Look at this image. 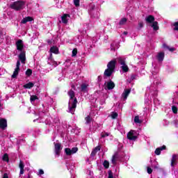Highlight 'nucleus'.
Masks as SVG:
<instances>
[{"label": "nucleus", "mask_w": 178, "mask_h": 178, "mask_svg": "<svg viewBox=\"0 0 178 178\" xmlns=\"http://www.w3.org/2000/svg\"><path fill=\"white\" fill-rule=\"evenodd\" d=\"M34 20V18L33 17H26L25 18H23V19L21 21V23L22 24H26L28 22H33Z\"/></svg>", "instance_id": "12"}, {"label": "nucleus", "mask_w": 178, "mask_h": 178, "mask_svg": "<svg viewBox=\"0 0 178 178\" xmlns=\"http://www.w3.org/2000/svg\"><path fill=\"white\" fill-rule=\"evenodd\" d=\"M24 6H26V1L22 0L14 1L10 5V8L17 12H19V10H23V9H24Z\"/></svg>", "instance_id": "3"}, {"label": "nucleus", "mask_w": 178, "mask_h": 178, "mask_svg": "<svg viewBox=\"0 0 178 178\" xmlns=\"http://www.w3.org/2000/svg\"><path fill=\"white\" fill-rule=\"evenodd\" d=\"M177 165V155L173 154L171 159V166L175 168Z\"/></svg>", "instance_id": "10"}, {"label": "nucleus", "mask_w": 178, "mask_h": 178, "mask_svg": "<svg viewBox=\"0 0 178 178\" xmlns=\"http://www.w3.org/2000/svg\"><path fill=\"white\" fill-rule=\"evenodd\" d=\"M161 151H163V149H166V146L165 145H163L162 147H159Z\"/></svg>", "instance_id": "49"}, {"label": "nucleus", "mask_w": 178, "mask_h": 178, "mask_svg": "<svg viewBox=\"0 0 178 178\" xmlns=\"http://www.w3.org/2000/svg\"><path fill=\"white\" fill-rule=\"evenodd\" d=\"M36 99H38V97L37 95H32L30 97L31 102H34Z\"/></svg>", "instance_id": "34"}, {"label": "nucleus", "mask_w": 178, "mask_h": 178, "mask_svg": "<svg viewBox=\"0 0 178 178\" xmlns=\"http://www.w3.org/2000/svg\"><path fill=\"white\" fill-rule=\"evenodd\" d=\"M108 90H113L115 88V83L112 81H110L107 83Z\"/></svg>", "instance_id": "19"}, {"label": "nucleus", "mask_w": 178, "mask_h": 178, "mask_svg": "<svg viewBox=\"0 0 178 178\" xmlns=\"http://www.w3.org/2000/svg\"><path fill=\"white\" fill-rule=\"evenodd\" d=\"M118 113H113L111 114V118H112L113 119H116V118H118Z\"/></svg>", "instance_id": "42"}, {"label": "nucleus", "mask_w": 178, "mask_h": 178, "mask_svg": "<svg viewBox=\"0 0 178 178\" xmlns=\"http://www.w3.org/2000/svg\"><path fill=\"white\" fill-rule=\"evenodd\" d=\"M67 17H70V15L69 14H64L61 17L62 23H63L64 24H67V23L69 22L67 20Z\"/></svg>", "instance_id": "13"}, {"label": "nucleus", "mask_w": 178, "mask_h": 178, "mask_svg": "<svg viewBox=\"0 0 178 178\" xmlns=\"http://www.w3.org/2000/svg\"><path fill=\"white\" fill-rule=\"evenodd\" d=\"M145 21L147 23H149V24H152L155 22V17L154 15H148L145 18Z\"/></svg>", "instance_id": "9"}, {"label": "nucleus", "mask_w": 178, "mask_h": 178, "mask_svg": "<svg viewBox=\"0 0 178 178\" xmlns=\"http://www.w3.org/2000/svg\"><path fill=\"white\" fill-rule=\"evenodd\" d=\"M85 120H86V124H90L91 120H92V118H91L90 115H88L87 117L85 118Z\"/></svg>", "instance_id": "26"}, {"label": "nucleus", "mask_w": 178, "mask_h": 178, "mask_svg": "<svg viewBox=\"0 0 178 178\" xmlns=\"http://www.w3.org/2000/svg\"><path fill=\"white\" fill-rule=\"evenodd\" d=\"M38 175H44V170L40 169Z\"/></svg>", "instance_id": "48"}, {"label": "nucleus", "mask_w": 178, "mask_h": 178, "mask_svg": "<svg viewBox=\"0 0 178 178\" xmlns=\"http://www.w3.org/2000/svg\"><path fill=\"white\" fill-rule=\"evenodd\" d=\"M102 138H105V137H109V133L108 132H102L101 134Z\"/></svg>", "instance_id": "35"}, {"label": "nucleus", "mask_w": 178, "mask_h": 178, "mask_svg": "<svg viewBox=\"0 0 178 178\" xmlns=\"http://www.w3.org/2000/svg\"><path fill=\"white\" fill-rule=\"evenodd\" d=\"M77 151H79V148L78 147H72L71 149V153L72 154H76V152H77Z\"/></svg>", "instance_id": "36"}, {"label": "nucleus", "mask_w": 178, "mask_h": 178, "mask_svg": "<svg viewBox=\"0 0 178 178\" xmlns=\"http://www.w3.org/2000/svg\"><path fill=\"white\" fill-rule=\"evenodd\" d=\"M47 42H48L49 44H51V40H48Z\"/></svg>", "instance_id": "55"}, {"label": "nucleus", "mask_w": 178, "mask_h": 178, "mask_svg": "<svg viewBox=\"0 0 178 178\" xmlns=\"http://www.w3.org/2000/svg\"><path fill=\"white\" fill-rule=\"evenodd\" d=\"M116 69V59H113L107 64V69L104 72V76L106 77H111L115 73Z\"/></svg>", "instance_id": "1"}, {"label": "nucleus", "mask_w": 178, "mask_h": 178, "mask_svg": "<svg viewBox=\"0 0 178 178\" xmlns=\"http://www.w3.org/2000/svg\"><path fill=\"white\" fill-rule=\"evenodd\" d=\"M24 88L31 90V88H33L34 87V83L33 82H29L28 83H26L23 86Z\"/></svg>", "instance_id": "20"}, {"label": "nucleus", "mask_w": 178, "mask_h": 178, "mask_svg": "<svg viewBox=\"0 0 178 178\" xmlns=\"http://www.w3.org/2000/svg\"><path fill=\"white\" fill-rule=\"evenodd\" d=\"M127 18L124 17V18H122V19H120V22H119V24H120V26H123V25H124V24L127 23Z\"/></svg>", "instance_id": "29"}, {"label": "nucleus", "mask_w": 178, "mask_h": 178, "mask_svg": "<svg viewBox=\"0 0 178 178\" xmlns=\"http://www.w3.org/2000/svg\"><path fill=\"white\" fill-rule=\"evenodd\" d=\"M173 26H174V31H178V22H175L174 24H173Z\"/></svg>", "instance_id": "37"}, {"label": "nucleus", "mask_w": 178, "mask_h": 178, "mask_svg": "<svg viewBox=\"0 0 178 178\" xmlns=\"http://www.w3.org/2000/svg\"><path fill=\"white\" fill-rule=\"evenodd\" d=\"M67 95L70 97V99H74L72 104V106L69 107L70 113L73 115L74 113V108H77V102H78L77 98L74 97H76V93L72 89L69 90V92H67Z\"/></svg>", "instance_id": "2"}, {"label": "nucleus", "mask_w": 178, "mask_h": 178, "mask_svg": "<svg viewBox=\"0 0 178 178\" xmlns=\"http://www.w3.org/2000/svg\"><path fill=\"white\" fill-rule=\"evenodd\" d=\"M134 120V123H139V124L143 123V121L140 120V117L138 115L135 116Z\"/></svg>", "instance_id": "30"}, {"label": "nucleus", "mask_w": 178, "mask_h": 178, "mask_svg": "<svg viewBox=\"0 0 178 178\" xmlns=\"http://www.w3.org/2000/svg\"><path fill=\"white\" fill-rule=\"evenodd\" d=\"M62 151V144L54 143V152L56 156H60V152Z\"/></svg>", "instance_id": "4"}, {"label": "nucleus", "mask_w": 178, "mask_h": 178, "mask_svg": "<svg viewBox=\"0 0 178 178\" xmlns=\"http://www.w3.org/2000/svg\"><path fill=\"white\" fill-rule=\"evenodd\" d=\"M87 90V85L86 83H83L81 85V91L84 92V91Z\"/></svg>", "instance_id": "32"}, {"label": "nucleus", "mask_w": 178, "mask_h": 178, "mask_svg": "<svg viewBox=\"0 0 178 178\" xmlns=\"http://www.w3.org/2000/svg\"><path fill=\"white\" fill-rule=\"evenodd\" d=\"M119 159V156H118V154H115L112 156L111 162L113 165H116V162L118 161V159Z\"/></svg>", "instance_id": "21"}, {"label": "nucleus", "mask_w": 178, "mask_h": 178, "mask_svg": "<svg viewBox=\"0 0 178 178\" xmlns=\"http://www.w3.org/2000/svg\"><path fill=\"white\" fill-rule=\"evenodd\" d=\"M65 152L67 156H70V155H72V149L69 147L65 149Z\"/></svg>", "instance_id": "27"}, {"label": "nucleus", "mask_w": 178, "mask_h": 178, "mask_svg": "<svg viewBox=\"0 0 178 178\" xmlns=\"http://www.w3.org/2000/svg\"><path fill=\"white\" fill-rule=\"evenodd\" d=\"M98 151H101V146L99 145L97 146L95 149H93V150L91 152V156H95Z\"/></svg>", "instance_id": "16"}, {"label": "nucleus", "mask_w": 178, "mask_h": 178, "mask_svg": "<svg viewBox=\"0 0 178 178\" xmlns=\"http://www.w3.org/2000/svg\"><path fill=\"white\" fill-rule=\"evenodd\" d=\"M0 34H1V31H0Z\"/></svg>", "instance_id": "57"}, {"label": "nucleus", "mask_w": 178, "mask_h": 178, "mask_svg": "<svg viewBox=\"0 0 178 178\" xmlns=\"http://www.w3.org/2000/svg\"><path fill=\"white\" fill-rule=\"evenodd\" d=\"M97 79H98V81H102V76H98Z\"/></svg>", "instance_id": "50"}, {"label": "nucleus", "mask_w": 178, "mask_h": 178, "mask_svg": "<svg viewBox=\"0 0 178 178\" xmlns=\"http://www.w3.org/2000/svg\"><path fill=\"white\" fill-rule=\"evenodd\" d=\"M77 55V49H74L73 50H72V57H74V56H76Z\"/></svg>", "instance_id": "41"}, {"label": "nucleus", "mask_w": 178, "mask_h": 178, "mask_svg": "<svg viewBox=\"0 0 178 178\" xmlns=\"http://www.w3.org/2000/svg\"><path fill=\"white\" fill-rule=\"evenodd\" d=\"M15 69H18V70H20V60H18L17 61V65H16V68Z\"/></svg>", "instance_id": "43"}, {"label": "nucleus", "mask_w": 178, "mask_h": 178, "mask_svg": "<svg viewBox=\"0 0 178 178\" xmlns=\"http://www.w3.org/2000/svg\"><path fill=\"white\" fill-rule=\"evenodd\" d=\"M19 72H20V70L15 68L13 75L11 76L12 79H16V77L19 76Z\"/></svg>", "instance_id": "23"}, {"label": "nucleus", "mask_w": 178, "mask_h": 178, "mask_svg": "<svg viewBox=\"0 0 178 178\" xmlns=\"http://www.w3.org/2000/svg\"><path fill=\"white\" fill-rule=\"evenodd\" d=\"M74 5L76 7L80 6V0H74Z\"/></svg>", "instance_id": "38"}, {"label": "nucleus", "mask_w": 178, "mask_h": 178, "mask_svg": "<svg viewBox=\"0 0 178 178\" xmlns=\"http://www.w3.org/2000/svg\"><path fill=\"white\" fill-rule=\"evenodd\" d=\"M161 149L159 147L156 148L154 153L156 155H161Z\"/></svg>", "instance_id": "40"}, {"label": "nucleus", "mask_w": 178, "mask_h": 178, "mask_svg": "<svg viewBox=\"0 0 178 178\" xmlns=\"http://www.w3.org/2000/svg\"><path fill=\"white\" fill-rule=\"evenodd\" d=\"M154 168H155V169H159V164H157L156 165H154Z\"/></svg>", "instance_id": "52"}, {"label": "nucleus", "mask_w": 178, "mask_h": 178, "mask_svg": "<svg viewBox=\"0 0 178 178\" xmlns=\"http://www.w3.org/2000/svg\"><path fill=\"white\" fill-rule=\"evenodd\" d=\"M117 60L118 63H120V65H122V66L126 65V60L122 57L117 58Z\"/></svg>", "instance_id": "22"}, {"label": "nucleus", "mask_w": 178, "mask_h": 178, "mask_svg": "<svg viewBox=\"0 0 178 178\" xmlns=\"http://www.w3.org/2000/svg\"><path fill=\"white\" fill-rule=\"evenodd\" d=\"M130 92H131V89H125L124 90V92L122 95L124 99H127V97H129V95L130 94Z\"/></svg>", "instance_id": "15"}, {"label": "nucleus", "mask_w": 178, "mask_h": 178, "mask_svg": "<svg viewBox=\"0 0 178 178\" xmlns=\"http://www.w3.org/2000/svg\"><path fill=\"white\" fill-rule=\"evenodd\" d=\"M18 59V60H20L21 63H26V51H20Z\"/></svg>", "instance_id": "7"}, {"label": "nucleus", "mask_w": 178, "mask_h": 178, "mask_svg": "<svg viewBox=\"0 0 178 178\" xmlns=\"http://www.w3.org/2000/svg\"><path fill=\"white\" fill-rule=\"evenodd\" d=\"M134 134H136V131L133 129L130 130L127 135L128 140L136 141L137 140V136H134Z\"/></svg>", "instance_id": "5"}, {"label": "nucleus", "mask_w": 178, "mask_h": 178, "mask_svg": "<svg viewBox=\"0 0 178 178\" xmlns=\"http://www.w3.org/2000/svg\"><path fill=\"white\" fill-rule=\"evenodd\" d=\"M15 45L17 47V50L19 51V52H23V50L24 49V44L23 43V40H18L15 42Z\"/></svg>", "instance_id": "6"}, {"label": "nucleus", "mask_w": 178, "mask_h": 178, "mask_svg": "<svg viewBox=\"0 0 178 178\" xmlns=\"http://www.w3.org/2000/svg\"><path fill=\"white\" fill-rule=\"evenodd\" d=\"M123 34H124V35H127L128 33H127V31H124V32L123 33Z\"/></svg>", "instance_id": "54"}, {"label": "nucleus", "mask_w": 178, "mask_h": 178, "mask_svg": "<svg viewBox=\"0 0 178 178\" xmlns=\"http://www.w3.org/2000/svg\"><path fill=\"white\" fill-rule=\"evenodd\" d=\"M50 52H51V54H55L56 55H58V54H59V49L55 46H53L50 48Z\"/></svg>", "instance_id": "18"}, {"label": "nucleus", "mask_w": 178, "mask_h": 178, "mask_svg": "<svg viewBox=\"0 0 178 178\" xmlns=\"http://www.w3.org/2000/svg\"><path fill=\"white\" fill-rule=\"evenodd\" d=\"M19 168L20 169L19 176L24 174V163L22 161H19Z\"/></svg>", "instance_id": "11"}, {"label": "nucleus", "mask_w": 178, "mask_h": 178, "mask_svg": "<svg viewBox=\"0 0 178 178\" xmlns=\"http://www.w3.org/2000/svg\"><path fill=\"white\" fill-rule=\"evenodd\" d=\"M121 69H122L123 73H127V72H129V66H127V65H126V64L122 65L121 67Z\"/></svg>", "instance_id": "25"}, {"label": "nucleus", "mask_w": 178, "mask_h": 178, "mask_svg": "<svg viewBox=\"0 0 178 178\" xmlns=\"http://www.w3.org/2000/svg\"><path fill=\"white\" fill-rule=\"evenodd\" d=\"M25 74L28 77H30V76H31V74H33V70H31V69L26 70Z\"/></svg>", "instance_id": "31"}, {"label": "nucleus", "mask_w": 178, "mask_h": 178, "mask_svg": "<svg viewBox=\"0 0 178 178\" xmlns=\"http://www.w3.org/2000/svg\"><path fill=\"white\" fill-rule=\"evenodd\" d=\"M133 80H136V75L135 74L131 75L130 81H133Z\"/></svg>", "instance_id": "47"}, {"label": "nucleus", "mask_w": 178, "mask_h": 178, "mask_svg": "<svg viewBox=\"0 0 178 178\" xmlns=\"http://www.w3.org/2000/svg\"><path fill=\"white\" fill-rule=\"evenodd\" d=\"M2 178H9V176H8V174L4 173V175H3Z\"/></svg>", "instance_id": "51"}, {"label": "nucleus", "mask_w": 178, "mask_h": 178, "mask_svg": "<svg viewBox=\"0 0 178 178\" xmlns=\"http://www.w3.org/2000/svg\"><path fill=\"white\" fill-rule=\"evenodd\" d=\"M151 27H152L154 31H158L159 30V26H158V22L154 21L152 23Z\"/></svg>", "instance_id": "17"}, {"label": "nucleus", "mask_w": 178, "mask_h": 178, "mask_svg": "<svg viewBox=\"0 0 178 178\" xmlns=\"http://www.w3.org/2000/svg\"><path fill=\"white\" fill-rule=\"evenodd\" d=\"M138 26L140 27V29H143V27H144V22H138Z\"/></svg>", "instance_id": "45"}, {"label": "nucleus", "mask_w": 178, "mask_h": 178, "mask_svg": "<svg viewBox=\"0 0 178 178\" xmlns=\"http://www.w3.org/2000/svg\"><path fill=\"white\" fill-rule=\"evenodd\" d=\"M147 173L148 175H151L152 173V168L147 167Z\"/></svg>", "instance_id": "46"}, {"label": "nucleus", "mask_w": 178, "mask_h": 178, "mask_svg": "<svg viewBox=\"0 0 178 178\" xmlns=\"http://www.w3.org/2000/svg\"><path fill=\"white\" fill-rule=\"evenodd\" d=\"M156 58L159 60V62H163V59H165V53L159 52L156 56Z\"/></svg>", "instance_id": "14"}, {"label": "nucleus", "mask_w": 178, "mask_h": 178, "mask_svg": "<svg viewBox=\"0 0 178 178\" xmlns=\"http://www.w3.org/2000/svg\"><path fill=\"white\" fill-rule=\"evenodd\" d=\"M103 166L105 168V169H109V161L105 160L103 163Z\"/></svg>", "instance_id": "33"}, {"label": "nucleus", "mask_w": 178, "mask_h": 178, "mask_svg": "<svg viewBox=\"0 0 178 178\" xmlns=\"http://www.w3.org/2000/svg\"><path fill=\"white\" fill-rule=\"evenodd\" d=\"M2 159L4 162H9V155L8 153L3 154Z\"/></svg>", "instance_id": "28"}, {"label": "nucleus", "mask_w": 178, "mask_h": 178, "mask_svg": "<svg viewBox=\"0 0 178 178\" xmlns=\"http://www.w3.org/2000/svg\"><path fill=\"white\" fill-rule=\"evenodd\" d=\"M108 178H113V172H112V170L108 171Z\"/></svg>", "instance_id": "44"}, {"label": "nucleus", "mask_w": 178, "mask_h": 178, "mask_svg": "<svg viewBox=\"0 0 178 178\" xmlns=\"http://www.w3.org/2000/svg\"><path fill=\"white\" fill-rule=\"evenodd\" d=\"M163 47L165 48L166 49H168L170 51V52H173L174 51H176V49H175V47H169V46H168V44H163Z\"/></svg>", "instance_id": "24"}, {"label": "nucleus", "mask_w": 178, "mask_h": 178, "mask_svg": "<svg viewBox=\"0 0 178 178\" xmlns=\"http://www.w3.org/2000/svg\"><path fill=\"white\" fill-rule=\"evenodd\" d=\"M6 127H8V121L3 118L0 119V129L5 130Z\"/></svg>", "instance_id": "8"}, {"label": "nucleus", "mask_w": 178, "mask_h": 178, "mask_svg": "<svg viewBox=\"0 0 178 178\" xmlns=\"http://www.w3.org/2000/svg\"><path fill=\"white\" fill-rule=\"evenodd\" d=\"M71 87H72V88H73L74 90H76V86H75L74 84H72V85L71 86Z\"/></svg>", "instance_id": "53"}, {"label": "nucleus", "mask_w": 178, "mask_h": 178, "mask_svg": "<svg viewBox=\"0 0 178 178\" xmlns=\"http://www.w3.org/2000/svg\"><path fill=\"white\" fill-rule=\"evenodd\" d=\"M172 111L173 113H175V114L177 113V106H172Z\"/></svg>", "instance_id": "39"}, {"label": "nucleus", "mask_w": 178, "mask_h": 178, "mask_svg": "<svg viewBox=\"0 0 178 178\" xmlns=\"http://www.w3.org/2000/svg\"><path fill=\"white\" fill-rule=\"evenodd\" d=\"M29 177H30V175H28V178H29Z\"/></svg>", "instance_id": "56"}]
</instances>
